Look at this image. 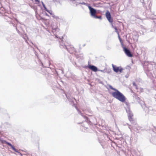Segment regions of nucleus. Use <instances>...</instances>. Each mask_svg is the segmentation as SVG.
Returning <instances> with one entry per match:
<instances>
[{
	"mask_svg": "<svg viewBox=\"0 0 156 156\" xmlns=\"http://www.w3.org/2000/svg\"><path fill=\"white\" fill-rule=\"evenodd\" d=\"M70 1L72 3L74 6H77L79 4L80 2L75 0H70Z\"/></svg>",
	"mask_w": 156,
	"mask_h": 156,
	"instance_id": "obj_13",
	"label": "nucleus"
},
{
	"mask_svg": "<svg viewBox=\"0 0 156 156\" xmlns=\"http://www.w3.org/2000/svg\"><path fill=\"white\" fill-rule=\"evenodd\" d=\"M112 96L122 102H124L126 100L125 96L118 90L112 93Z\"/></svg>",
	"mask_w": 156,
	"mask_h": 156,
	"instance_id": "obj_1",
	"label": "nucleus"
},
{
	"mask_svg": "<svg viewBox=\"0 0 156 156\" xmlns=\"http://www.w3.org/2000/svg\"><path fill=\"white\" fill-rule=\"evenodd\" d=\"M8 145L10 146L12 149L13 150H14L15 152L20 154V152L14 147L11 144H9ZM20 154H21L20 153Z\"/></svg>",
	"mask_w": 156,
	"mask_h": 156,
	"instance_id": "obj_14",
	"label": "nucleus"
},
{
	"mask_svg": "<svg viewBox=\"0 0 156 156\" xmlns=\"http://www.w3.org/2000/svg\"><path fill=\"white\" fill-rule=\"evenodd\" d=\"M112 66L114 71L115 72L118 73L119 72L120 73L122 72L123 69L121 67L116 66L113 64H112Z\"/></svg>",
	"mask_w": 156,
	"mask_h": 156,
	"instance_id": "obj_4",
	"label": "nucleus"
},
{
	"mask_svg": "<svg viewBox=\"0 0 156 156\" xmlns=\"http://www.w3.org/2000/svg\"><path fill=\"white\" fill-rule=\"evenodd\" d=\"M45 15H46V16H48V14H47V13H46V14H45Z\"/></svg>",
	"mask_w": 156,
	"mask_h": 156,
	"instance_id": "obj_27",
	"label": "nucleus"
},
{
	"mask_svg": "<svg viewBox=\"0 0 156 156\" xmlns=\"http://www.w3.org/2000/svg\"><path fill=\"white\" fill-rule=\"evenodd\" d=\"M109 88L110 89H112V90H115V91H116L117 90V89H115V88H113V87H112L111 85H109Z\"/></svg>",
	"mask_w": 156,
	"mask_h": 156,
	"instance_id": "obj_18",
	"label": "nucleus"
},
{
	"mask_svg": "<svg viewBox=\"0 0 156 156\" xmlns=\"http://www.w3.org/2000/svg\"><path fill=\"white\" fill-rule=\"evenodd\" d=\"M123 48V51L127 56L130 57H131L133 56V55L129 49L125 47H124Z\"/></svg>",
	"mask_w": 156,
	"mask_h": 156,
	"instance_id": "obj_5",
	"label": "nucleus"
},
{
	"mask_svg": "<svg viewBox=\"0 0 156 156\" xmlns=\"http://www.w3.org/2000/svg\"><path fill=\"white\" fill-rule=\"evenodd\" d=\"M67 98L71 102H73V100L75 99L73 97H72L69 94H66Z\"/></svg>",
	"mask_w": 156,
	"mask_h": 156,
	"instance_id": "obj_11",
	"label": "nucleus"
},
{
	"mask_svg": "<svg viewBox=\"0 0 156 156\" xmlns=\"http://www.w3.org/2000/svg\"><path fill=\"white\" fill-rule=\"evenodd\" d=\"M88 8L90 10V13L91 17L94 18L97 12L96 10L90 5L89 6Z\"/></svg>",
	"mask_w": 156,
	"mask_h": 156,
	"instance_id": "obj_3",
	"label": "nucleus"
},
{
	"mask_svg": "<svg viewBox=\"0 0 156 156\" xmlns=\"http://www.w3.org/2000/svg\"><path fill=\"white\" fill-rule=\"evenodd\" d=\"M106 17L108 21L111 23L113 22V19L112 18L110 12L107 11L105 13Z\"/></svg>",
	"mask_w": 156,
	"mask_h": 156,
	"instance_id": "obj_7",
	"label": "nucleus"
},
{
	"mask_svg": "<svg viewBox=\"0 0 156 156\" xmlns=\"http://www.w3.org/2000/svg\"><path fill=\"white\" fill-rule=\"evenodd\" d=\"M67 98L71 102H73V100L75 99L73 97H72L69 94H66Z\"/></svg>",
	"mask_w": 156,
	"mask_h": 156,
	"instance_id": "obj_10",
	"label": "nucleus"
},
{
	"mask_svg": "<svg viewBox=\"0 0 156 156\" xmlns=\"http://www.w3.org/2000/svg\"><path fill=\"white\" fill-rule=\"evenodd\" d=\"M80 115H81L82 116H83L84 117V118L85 119L86 122H87V123L89 124L90 123V121L88 119L87 117H85V116H83L82 115V113H81V112H80Z\"/></svg>",
	"mask_w": 156,
	"mask_h": 156,
	"instance_id": "obj_15",
	"label": "nucleus"
},
{
	"mask_svg": "<svg viewBox=\"0 0 156 156\" xmlns=\"http://www.w3.org/2000/svg\"><path fill=\"white\" fill-rule=\"evenodd\" d=\"M132 126L131 127L130 126H129L128 127L129 128L131 131V130L133 129L134 131L136 132H138V130L140 129V127L138 126V125L136 124H135L131 126Z\"/></svg>",
	"mask_w": 156,
	"mask_h": 156,
	"instance_id": "obj_6",
	"label": "nucleus"
},
{
	"mask_svg": "<svg viewBox=\"0 0 156 156\" xmlns=\"http://www.w3.org/2000/svg\"><path fill=\"white\" fill-rule=\"evenodd\" d=\"M0 141L3 144H6L8 145L9 144H10V143L7 142L6 141H5V140H2V139H0Z\"/></svg>",
	"mask_w": 156,
	"mask_h": 156,
	"instance_id": "obj_16",
	"label": "nucleus"
},
{
	"mask_svg": "<svg viewBox=\"0 0 156 156\" xmlns=\"http://www.w3.org/2000/svg\"><path fill=\"white\" fill-rule=\"evenodd\" d=\"M52 16L54 18H55L56 19H59V17L58 16H55L54 15Z\"/></svg>",
	"mask_w": 156,
	"mask_h": 156,
	"instance_id": "obj_22",
	"label": "nucleus"
},
{
	"mask_svg": "<svg viewBox=\"0 0 156 156\" xmlns=\"http://www.w3.org/2000/svg\"><path fill=\"white\" fill-rule=\"evenodd\" d=\"M126 111L128 114L129 119L130 122H131L133 121L132 118V117L133 116V113L129 108L126 109Z\"/></svg>",
	"mask_w": 156,
	"mask_h": 156,
	"instance_id": "obj_8",
	"label": "nucleus"
},
{
	"mask_svg": "<svg viewBox=\"0 0 156 156\" xmlns=\"http://www.w3.org/2000/svg\"><path fill=\"white\" fill-rule=\"evenodd\" d=\"M41 3H42V5H43V7H44V9L45 10H47V8L45 6V5H44V3L43 2H41Z\"/></svg>",
	"mask_w": 156,
	"mask_h": 156,
	"instance_id": "obj_20",
	"label": "nucleus"
},
{
	"mask_svg": "<svg viewBox=\"0 0 156 156\" xmlns=\"http://www.w3.org/2000/svg\"><path fill=\"white\" fill-rule=\"evenodd\" d=\"M133 85L134 86H135L136 87V89H137L136 84V83L135 82H133Z\"/></svg>",
	"mask_w": 156,
	"mask_h": 156,
	"instance_id": "obj_24",
	"label": "nucleus"
},
{
	"mask_svg": "<svg viewBox=\"0 0 156 156\" xmlns=\"http://www.w3.org/2000/svg\"><path fill=\"white\" fill-rule=\"evenodd\" d=\"M36 2H38V3H39L40 1L39 0H35Z\"/></svg>",
	"mask_w": 156,
	"mask_h": 156,
	"instance_id": "obj_25",
	"label": "nucleus"
},
{
	"mask_svg": "<svg viewBox=\"0 0 156 156\" xmlns=\"http://www.w3.org/2000/svg\"><path fill=\"white\" fill-rule=\"evenodd\" d=\"M79 4H82V5H86V6H87L88 7V6H90V5L88 4H87V3H85L84 2H80L79 3Z\"/></svg>",
	"mask_w": 156,
	"mask_h": 156,
	"instance_id": "obj_17",
	"label": "nucleus"
},
{
	"mask_svg": "<svg viewBox=\"0 0 156 156\" xmlns=\"http://www.w3.org/2000/svg\"><path fill=\"white\" fill-rule=\"evenodd\" d=\"M59 29L57 27H52V32L54 34L56 35L58 32Z\"/></svg>",
	"mask_w": 156,
	"mask_h": 156,
	"instance_id": "obj_12",
	"label": "nucleus"
},
{
	"mask_svg": "<svg viewBox=\"0 0 156 156\" xmlns=\"http://www.w3.org/2000/svg\"><path fill=\"white\" fill-rule=\"evenodd\" d=\"M119 39L120 41L121 42V38L119 36Z\"/></svg>",
	"mask_w": 156,
	"mask_h": 156,
	"instance_id": "obj_26",
	"label": "nucleus"
},
{
	"mask_svg": "<svg viewBox=\"0 0 156 156\" xmlns=\"http://www.w3.org/2000/svg\"><path fill=\"white\" fill-rule=\"evenodd\" d=\"M88 68L94 72H96L98 71V69L95 66L92 65H88Z\"/></svg>",
	"mask_w": 156,
	"mask_h": 156,
	"instance_id": "obj_9",
	"label": "nucleus"
},
{
	"mask_svg": "<svg viewBox=\"0 0 156 156\" xmlns=\"http://www.w3.org/2000/svg\"><path fill=\"white\" fill-rule=\"evenodd\" d=\"M94 18H96V19H101V16H95L94 17Z\"/></svg>",
	"mask_w": 156,
	"mask_h": 156,
	"instance_id": "obj_21",
	"label": "nucleus"
},
{
	"mask_svg": "<svg viewBox=\"0 0 156 156\" xmlns=\"http://www.w3.org/2000/svg\"><path fill=\"white\" fill-rule=\"evenodd\" d=\"M45 10L47 11V12H48L51 15H53L52 14V12L51 11L48 10L47 9V10Z\"/></svg>",
	"mask_w": 156,
	"mask_h": 156,
	"instance_id": "obj_19",
	"label": "nucleus"
},
{
	"mask_svg": "<svg viewBox=\"0 0 156 156\" xmlns=\"http://www.w3.org/2000/svg\"><path fill=\"white\" fill-rule=\"evenodd\" d=\"M60 45L61 48H66L70 53L74 54L76 55H78V54L76 53V52L75 49L72 46H71L67 47L65 45L63 44H60Z\"/></svg>",
	"mask_w": 156,
	"mask_h": 156,
	"instance_id": "obj_2",
	"label": "nucleus"
},
{
	"mask_svg": "<svg viewBox=\"0 0 156 156\" xmlns=\"http://www.w3.org/2000/svg\"><path fill=\"white\" fill-rule=\"evenodd\" d=\"M100 71H101V72H103V71L102 70H100Z\"/></svg>",
	"mask_w": 156,
	"mask_h": 156,
	"instance_id": "obj_28",
	"label": "nucleus"
},
{
	"mask_svg": "<svg viewBox=\"0 0 156 156\" xmlns=\"http://www.w3.org/2000/svg\"><path fill=\"white\" fill-rule=\"evenodd\" d=\"M114 29H115V31L117 33H118V31H117V28L115 27H114Z\"/></svg>",
	"mask_w": 156,
	"mask_h": 156,
	"instance_id": "obj_23",
	"label": "nucleus"
}]
</instances>
